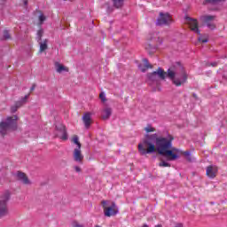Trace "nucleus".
Segmentation results:
<instances>
[{
	"mask_svg": "<svg viewBox=\"0 0 227 227\" xmlns=\"http://www.w3.org/2000/svg\"><path fill=\"white\" fill-rule=\"evenodd\" d=\"M175 137L171 134L167 136H159L157 133L146 134L143 142L138 144V152L140 155H148L158 153L161 157H165L167 160H176L179 154L184 155L188 162H192L191 152H182V150L173 147Z\"/></svg>",
	"mask_w": 227,
	"mask_h": 227,
	"instance_id": "obj_1",
	"label": "nucleus"
},
{
	"mask_svg": "<svg viewBox=\"0 0 227 227\" xmlns=\"http://www.w3.org/2000/svg\"><path fill=\"white\" fill-rule=\"evenodd\" d=\"M167 77L172 81L175 86H183L187 82L189 75L180 62H176L174 66L169 67L167 71Z\"/></svg>",
	"mask_w": 227,
	"mask_h": 227,
	"instance_id": "obj_2",
	"label": "nucleus"
},
{
	"mask_svg": "<svg viewBox=\"0 0 227 227\" xmlns=\"http://www.w3.org/2000/svg\"><path fill=\"white\" fill-rule=\"evenodd\" d=\"M17 115L7 117L6 121L0 122V134L1 136H6L8 129L11 130H17Z\"/></svg>",
	"mask_w": 227,
	"mask_h": 227,
	"instance_id": "obj_3",
	"label": "nucleus"
},
{
	"mask_svg": "<svg viewBox=\"0 0 227 227\" xmlns=\"http://www.w3.org/2000/svg\"><path fill=\"white\" fill-rule=\"evenodd\" d=\"M147 77L149 79V84L154 83L156 86L159 84V79H161L164 81L166 77H168V72H165L162 67H159L157 71H154L153 73H149L147 74Z\"/></svg>",
	"mask_w": 227,
	"mask_h": 227,
	"instance_id": "obj_4",
	"label": "nucleus"
},
{
	"mask_svg": "<svg viewBox=\"0 0 227 227\" xmlns=\"http://www.w3.org/2000/svg\"><path fill=\"white\" fill-rule=\"evenodd\" d=\"M55 130V137H59L62 141H67V139H68V134L67 133V127L65 125H56Z\"/></svg>",
	"mask_w": 227,
	"mask_h": 227,
	"instance_id": "obj_5",
	"label": "nucleus"
},
{
	"mask_svg": "<svg viewBox=\"0 0 227 227\" xmlns=\"http://www.w3.org/2000/svg\"><path fill=\"white\" fill-rule=\"evenodd\" d=\"M200 21L204 26H207L208 29H215V24L214 23V20H215V16L212 15H203L200 18Z\"/></svg>",
	"mask_w": 227,
	"mask_h": 227,
	"instance_id": "obj_6",
	"label": "nucleus"
},
{
	"mask_svg": "<svg viewBox=\"0 0 227 227\" xmlns=\"http://www.w3.org/2000/svg\"><path fill=\"white\" fill-rule=\"evenodd\" d=\"M172 20L169 13L160 12V16L156 20V26H169Z\"/></svg>",
	"mask_w": 227,
	"mask_h": 227,
	"instance_id": "obj_7",
	"label": "nucleus"
},
{
	"mask_svg": "<svg viewBox=\"0 0 227 227\" xmlns=\"http://www.w3.org/2000/svg\"><path fill=\"white\" fill-rule=\"evenodd\" d=\"M185 20L189 24L190 28L192 29V31H193L194 33H197V35H200V31L199 27H198V20L192 19L189 16H186Z\"/></svg>",
	"mask_w": 227,
	"mask_h": 227,
	"instance_id": "obj_8",
	"label": "nucleus"
},
{
	"mask_svg": "<svg viewBox=\"0 0 227 227\" xmlns=\"http://www.w3.org/2000/svg\"><path fill=\"white\" fill-rule=\"evenodd\" d=\"M104 214L106 217L116 215V214H118V207H116V203L112 202L111 206L104 210Z\"/></svg>",
	"mask_w": 227,
	"mask_h": 227,
	"instance_id": "obj_9",
	"label": "nucleus"
},
{
	"mask_svg": "<svg viewBox=\"0 0 227 227\" xmlns=\"http://www.w3.org/2000/svg\"><path fill=\"white\" fill-rule=\"evenodd\" d=\"M16 177H17V180H19L20 182H22V184H24L25 185H31V181L27 177V175H26V173L20 170H18L16 172Z\"/></svg>",
	"mask_w": 227,
	"mask_h": 227,
	"instance_id": "obj_10",
	"label": "nucleus"
},
{
	"mask_svg": "<svg viewBox=\"0 0 227 227\" xmlns=\"http://www.w3.org/2000/svg\"><path fill=\"white\" fill-rule=\"evenodd\" d=\"M217 171H219L217 166L210 165L206 168V175L208 176V178L214 179L215 176H217Z\"/></svg>",
	"mask_w": 227,
	"mask_h": 227,
	"instance_id": "obj_11",
	"label": "nucleus"
},
{
	"mask_svg": "<svg viewBox=\"0 0 227 227\" xmlns=\"http://www.w3.org/2000/svg\"><path fill=\"white\" fill-rule=\"evenodd\" d=\"M73 160L74 162H77V164H82L84 160V155H82V152L80 149H74L73 151Z\"/></svg>",
	"mask_w": 227,
	"mask_h": 227,
	"instance_id": "obj_12",
	"label": "nucleus"
},
{
	"mask_svg": "<svg viewBox=\"0 0 227 227\" xmlns=\"http://www.w3.org/2000/svg\"><path fill=\"white\" fill-rule=\"evenodd\" d=\"M8 214H10V212L8 210L6 200H0V217H5V215H8Z\"/></svg>",
	"mask_w": 227,
	"mask_h": 227,
	"instance_id": "obj_13",
	"label": "nucleus"
},
{
	"mask_svg": "<svg viewBox=\"0 0 227 227\" xmlns=\"http://www.w3.org/2000/svg\"><path fill=\"white\" fill-rule=\"evenodd\" d=\"M39 45H40V49H39V52H44V51H47L49 49V46L47 43H49V39H44L43 42L39 41Z\"/></svg>",
	"mask_w": 227,
	"mask_h": 227,
	"instance_id": "obj_14",
	"label": "nucleus"
},
{
	"mask_svg": "<svg viewBox=\"0 0 227 227\" xmlns=\"http://www.w3.org/2000/svg\"><path fill=\"white\" fill-rule=\"evenodd\" d=\"M113 114V109L106 107L103 110L102 114V120H109L111 118V115Z\"/></svg>",
	"mask_w": 227,
	"mask_h": 227,
	"instance_id": "obj_15",
	"label": "nucleus"
},
{
	"mask_svg": "<svg viewBox=\"0 0 227 227\" xmlns=\"http://www.w3.org/2000/svg\"><path fill=\"white\" fill-rule=\"evenodd\" d=\"M55 67H56L58 74H63V72H68V67L63 66L59 62L55 63Z\"/></svg>",
	"mask_w": 227,
	"mask_h": 227,
	"instance_id": "obj_16",
	"label": "nucleus"
},
{
	"mask_svg": "<svg viewBox=\"0 0 227 227\" xmlns=\"http://www.w3.org/2000/svg\"><path fill=\"white\" fill-rule=\"evenodd\" d=\"M143 62L145 63V68H142V65L138 66V68L141 70V72L145 73L146 72V70H148V68H153V66H152V64H150V62H148V59H144Z\"/></svg>",
	"mask_w": 227,
	"mask_h": 227,
	"instance_id": "obj_17",
	"label": "nucleus"
},
{
	"mask_svg": "<svg viewBox=\"0 0 227 227\" xmlns=\"http://www.w3.org/2000/svg\"><path fill=\"white\" fill-rule=\"evenodd\" d=\"M71 142L75 145L74 149H80L82 146L81 142L79 141V137L77 135H74L71 138Z\"/></svg>",
	"mask_w": 227,
	"mask_h": 227,
	"instance_id": "obj_18",
	"label": "nucleus"
},
{
	"mask_svg": "<svg viewBox=\"0 0 227 227\" xmlns=\"http://www.w3.org/2000/svg\"><path fill=\"white\" fill-rule=\"evenodd\" d=\"M91 123H93V121L91 120V113L87 112L86 113V129L87 130L91 126Z\"/></svg>",
	"mask_w": 227,
	"mask_h": 227,
	"instance_id": "obj_19",
	"label": "nucleus"
},
{
	"mask_svg": "<svg viewBox=\"0 0 227 227\" xmlns=\"http://www.w3.org/2000/svg\"><path fill=\"white\" fill-rule=\"evenodd\" d=\"M114 4V7L120 9L123 7V3L125 0H112Z\"/></svg>",
	"mask_w": 227,
	"mask_h": 227,
	"instance_id": "obj_20",
	"label": "nucleus"
},
{
	"mask_svg": "<svg viewBox=\"0 0 227 227\" xmlns=\"http://www.w3.org/2000/svg\"><path fill=\"white\" fill-rule=\"evenodd\" d=\"M1 40H12V35H10V31L4 30V35Z\"/></svg>",
	"mask_w": 227,
	"mask_h": 227,
	"instance_id": "obj_21",
	"label": "nucleus"
},
{
	"mask_svg": "<svg viewBox=\"0 0 227 227\" xmlns=\"http://www.w3.org/2000/svg\"><path fill=\"white\" fill-rule=\"evenodd\" d=\"M160 168H171V164L165 161L164 160H161V161L159 163Z\"/></svg>",
	"mask_w": 227,
	"mask_h": 227,
	"instance_id": "obj_22",
	"label": "nucleus"
},
{
	"mask_svg": "<svg viewBox=\"0 0 227 227\" xmlns=\"http://www.w3.org/2000/svg\"><path fill=\"white\" fill-rule=\"evenodd\" d=\"M103 8H106L107 13H113V11L114 10L113 7H111V5H109V3H106L103 5Z\"/></svg>",
	"mask_w": 227,
	"mask_h": 227,
	"instance_id": "obj_23",
	"label": "nucleus"
},
{
	"mask_svg": "<svg viewBox=\"0 0 227 227\" xmlns=\"http://www.w3.org/2000/svg\"><path fill=\"white\" fill-rule=\"evenodd\" d=\"M221 1H226V0H205L204 4H215V3H221Z\"/></svg>",
	"mask_w": 227,
	"mask_h": 227,
	"instance_id": "obj_24",
	"label": "nucleus"
},
{
	"mask_svg": "<svg viewBox=\"0 0 227 227\" xmlns=\"http://www.w3.org/2000/svg\"><path fill=\"white\" fill-rule=\"evenodd\" d=\"M42 36H43V29H39L37 31V42H42Z\"/></svg>",
	"mask_w": 227,
	"mask_h": 227,
	"instance_id": "obj_25",
	"label": "nucleus"
},
{
	"mask_svg": "<svg viewBox=\"0 0 227 227\" xmlns=\"http://www.w3.org/2000/svg\"><path fill=\"white\" fill-rule=\"evenodd\" d=\"M145 132L147 134H150V132H155V128L152 127L151 125H148L147 127L145 128Z\"/></svg>",
	"mask_w": 227,
	"mask_h": 227,
	"instance_id": "obj_26",
	"label": "nucleus"
},
{
	"mask_svg": "<svg viewBox=\"0 0 227 227\" xmlns=\"http://www.w3.org/2000/svg\"><path fill=\"white\" fill-rule=\"evenodd\" d=\"M29 95H31V93L27 94L24 98H21V99L20 100L23 106L24 104L27 103V98H29Z\"/></svg>",
	"mask_w": 227,
	"mask_h": 227,
	"instance_id": "obj_27",
	"label": "nucleus"
},
{
	"mask_svg": "<svg viewBox=\"0 0 227 227\" xmlns=\"http://www.w3.org/2000/svg\"><path fill=\"white\" fill-rule=\"evenodd\" d=\"M46 20H47V18L45 17V15L41 14L39 16V22H40V24H43V22H45Z\"/></svg>",
	"mask_w": 227,
	"mask_h": 227,
	"instance_id": "obj_28",
	"label": "nucleus"
},
{
	"mask_svg": "<svg viewBox=\"0 0 227 227\" xmlns=\"http://www.w3.org/2000/svg\"><path fill=\"white\" fill-rule=\"evenodd\" d=\"M109 203L108 200H102L101 201V205L103 207V210L106 209L107 208V204Z\"/></svg>",
	"mask_w": 227,
	"mask_h": 227,
	"instance_id": "obj_29",
	"label": "nucleus"
},
{
	"mask_svg": "<svg viewBox=\"0 0 227 227\" xmlns=\"http://www.w3.org/2000/svg\"><path fill=\"white\" fill-rule=\"evenodd\" d=\"M14 106L20 109V107H22L24 105L20 101H16Z\"/></svg>",
	"mask_w": 227,
	"mask_h": 227,
	"instance_id": "obj_30",
	"label": "nucleus"
},
{
	"mask_svg": "<svg viewBox=\"0 0 227 227\" xmlns=\"http://www.w3.org/2000/svg\"><path fill=\"white\" fill-rule=\"evenodd\" d=\"M198 40L201 42V43H207V42H208V39L203 37H199Z\"/></svg>",
	"mask_w": 227,
	"mask_h": 227,
	"instance_id": "obj_31",
	"label": "nucleus"
},
{
	"mask_svg": "<svg viewBox=\"0 0 227 227\" xmlns=\"http://www.w3.org/2000/svg\"><path fill=\"white\" fill-rule=\"evenodd\" d=\"M18 110L19 108L15 105L11 106V113L15 114V112Z\"/></svg>",
	"mask_w": 227,
	"mask_h": 227,
	"instance_id": "obj_32",
	"label": "nucleus"
},
{
	"mask_svg": "<svg viewBox=\"0 0 227 227\" xmlns=\"http://www.w3.org/2000/svg\"><path fill=\"white\" fill-rule=\"evenodd\" d=\"M99 98L103 101L106 102V94H104V92H101L99 94Z\"/></svg>",
	"mask_w": 227,
	"mask_h": 227,
	"instance_id": "obj_33",
	"label": "nucleus"
},
{
	"mask_svg": "<svg viewBox=\"0 0 227 227\" xmlns=\"http://www.w3.org/2000/svg\"><path fill=\"white\" fill-rule=\"evenodd\" d=\"M74 168L76 173H81V168L79 166H74Z\"/></svg>",
	"mask_w": 227,
	"mask_h": 227,
	"instance_id": "obj_34",
	"label": "nucleus"
},
{
	"mask_svg": "<svg viewBox=\"0 0 227 227\" xmlns=\"http://www.w3.org/2000/svg\"><path fill=\"white\" fill-rule=\"evenodd\" d=\"M217 65H219V62H211L209 67H217Z\"/></svg>",
	"mask_w": 227,
	"mask_h": 227,
	"instance_id": "obj_35",
	"label": "nucleus"
},
{
	"mask_svg": "<svg viewBox=\"0 0 227 227\" xmlns=\"http://www.w3.org/2000/svg\"><path fill=\"white\" fill-rule=\"evenodd\" d=\"M82 121H83L84 125H86V113H84L82 115Z\"/></svg>",
	"mask_w": 227,
	"mask_h": 227,
	"instance_id": "obj_36",
	"label": "nucleus"
},
{
	"mask_svg": "<svg viewBox=\"0 0 227 227\" xmlns=\"http://www.w3.org/2000/svg\"><path fill=\"white\" fill-rule=\"evenodd\" d=\"M35 88H36V84L34 83L30 88V91H35Z\"/></svg>",
	"mask_w": 227,
	"mask_h": 227,
	"instance_id": "obj_37",
	"label": "nucleus"
},
{
	"mask_svg": "<svg viewBox=\"0 0 227 227\" xmlns=\"http://www.w3.org/2000/svg\"><path fill=\"white\" fill-rule=\"evenodd\" d=\"M73 227H84V226H82V225H81V224H79L77 223H74Z\"/></svg>",
	"mask_w": 227,
	"mask_h": 227,
	"instance_id": "obj_38",
	"label": "nucleus"
},
{
	"mask_svg": "<svg viewBox=\"0 0 227 227\" xmlns=\"http://www.w3.org/2000/svg\"><path fill=\"white\" fill-rule=\"evenodd\" d=\"M25 6H27V0H24Z\"/></svg>",
	"mask_w": 227,
	"mask_h": 227,
	"instance_id": "obj_39",
	"label": "nucleus"
},
{
	"mask_svg": "<svg viewBox=\"0 0 227 227\" xmlns=\"http://www.w3.org/2000/svg\"><path fill=\"white\" fill-rule=\"evenodd\" d=\"M155 227H162V225H160V224H158V225H156Z\"/></svg>",
	"mask_w": 227,
	"mask_h": 227,
	"instance_id": "obj_40",
	"label": "nucleus"
},
{
	"mask_svg": "<svg viewBox=\"0 0 227 227\" xmlns=\"http://www.w3.org/2000/svg\"><path fill=\"white\" fill-rule=\"evenodd\" d=\"M192 95H193L194 98H196V94L193 93Z\"/></svg>",
	"mask_w": 227,
	"mask_h": 227,
	"instance_id": "obj_41",
	"label": "nucleus"
},
{
	"mask_svg": "<svg viewBox=\"0 0 227 227\" xmlns=\"http://www.w3.org/2000/svg\"><path fill=\"white\" fill-rule=\"evenodd\" d=\"M1 1H3L4 3V1H6V0H1Z\"/></svg>",
	"mask_w": 227,
	"mask_h": 227,
	"instance_id": "obj_42",
	"label": "nucleus"
},
{
	"mask_svg": "<svg viewBox=\"0 0 227 227\" xmlns=\"http://www.w3.org/2000/svg\"><path fill=\"white\" fill-rule=\"evenodd\" d=\"M96 227H100V225H97Z\"/></svg>",
	"mask_w": 227,
	"mask_h": 227,
	"instance_id": "obj_43",
	"label": "nucleus"
}]
</instances>
